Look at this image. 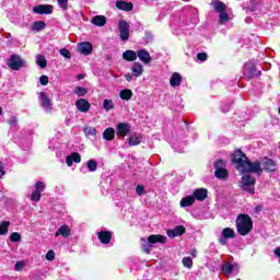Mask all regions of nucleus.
I'll return each mask as SVG.
<instances>
[{"label":"nucleus","instance_id":"nucleus-14","mask_svg":"<svg viewBox=\"0 0 280 280\" xmlns=\"http://www.w3.org/2000/svg\"><path fill=\"white\" fill-rule=\"evenodd\" d=\"M78 49L80 54H83V56H91L93 51V45L90 42H83L78 45Z\"/></svg>","mask_w":280,"mask_h":280},{"label":"nucleus","instance_id":"nucleus-60","mask_svg":"<svg viewBox=\"0 0 280 280\" xmlns=\"http://www.w3.org/2000/svg\"><path fill=\"white\" fill-rule=\"evenodd\" d=\"M275 255L280 258V248L279 247L275 249Z\"/></svg>","mask_w":280,"mask_h":280},{"label":"nucleus","instance_id":"nucleus-23","mask_svg":"<svg viewBox=\"0 0 280 280\" xmlns=\"http://www.w3.org/2000/svg\"><path fill=\"white\" fill-rule=\"evenodd\" d=\"M69 237L71 235V229H69V225H61L57 232L55 233V237Z\"/></svg>","mask_w":280,"mask_h":280},{"label":"nucleus","instance_id":"nucleus-44","mask_svg":"<svg viewBox=\"0 0 280 280\" xmlns=\"http://www.w3.org/2000/svg\"><path fill=\"white\" fill-rule=\"evenodd\" d=\"M60 56H63V58H67L68 60H71V51L67 48H61L59 50Z\"/></svg>","mask_w":280,"mask_h":280},{"label":"nucleus","instance_id":"nucleus-32","mask_svg":"<svg viewBox=\"0 0 280 280\" xmlns=\"http://www.w3.org/2000/svg\"><path fill=\"white\" fill-rule=\"evenodd\" d=\"M120 100H125L126 102L132 100V90L125 89L119 92Z\"/></svg>","mask_w":280,"mask_h":280},{"label":"nucleus","instance_id":"nucleus-12","mask_svg":"<svg viewBox=\"0 0 280 280\" xmlns=\"http://www.w3.org/2000/svg\"><path fill=\"white\" fill-rule=\"evenodd\" d=\"M131 127L129 124L126 122H119L116 127V135L117 137H124L128 136L130 133Z\"/></svg>","mask_w":280,"mask_h":280},{"label":"nucleus","instance_id":"nucleus-57","mask_svg":"<svg viewBox=\"0 0 280 280\" xmlns=\"http://www.w3.org/2000/svg\"><path fill=\"white\" fill-rule=\"evenodd\" d=\"M0 178H1V176H4L5 175V166H3V163L2 162H0Z\"/></svg>","mask_w":280,"mask_h":280},{"label":"nucleus","instance_id":"nucleus-20","mask_svg":"<svg viewBox=\"0 0 280 280\" xmlns=\"http://www.w3.org/2000/svg\"><path fill=\"white\" fill-rule=\"evenodd\" d=\"M81 161H82V156H80V153L78 152H73L71 155H68L66 158V163L68 167H71L73 163H80Z\"/></svg>","mask_w":280,"mask_h":280},{"label":"nucleus","instance_id":"nucleus-62","mask_svg":"<svg viewBox=\"0 0 280 280\" xmlns=\"http://www.w3.org/2000/svg\"><path fill=\"white\" fill-rule=\"evenodd\" d=\"M196 253H197L196 249L190 250V254H191L192 257H196Z\"/></svg>","mask_w":280,"mask_h":280},{"label":"nucleus","instance_id":"nucleus-63","mask_svg":"<svg viewBox=\"0 0 280 280\" xmlns=\"http://www.w3.org/2000/svg\"><path fill=\"white\" fill-rule=\"evenodd\" d=\"M0 115H3V109L1 108V106H0Z\"/></svg>","mask_w":280,"mask_h":280},{"label":"nucleus","instance_id":"nucleus-47","mask_svg":"<svg viewBox=\"0 0 280 280\" xmlns=\"http://www.w3.org/2000/svg\"><path fill=\"white\" fill-rule=\"evenodd\" d=\"M40 194L42 192H38V190H34L31 195V200L33 202H38L40 200Z\"/></svg>","mask_w":280,"mask_h":280},{"label":"nucleus","instance_id":"nucleus-17","mask_svg":"<svg viewBox=\"0 0 280 280\" xmlns=\"http://www.w3.org/2000/svg\"><path fill=\"white\" fill-rule=\"evenodd\" d=\"M185 226L183 225H177L173 230H167L166 234L174 238V237H180V235H185Z\"/></svg>","mask_w":280,"mask_h":280},{"label":"nucleus","instance_id":"nucleus-30","mask_svg":"<svg viewBox=\"0 0 280 280\" xmlns=\"http://www.w3.org/2000/svg\"><path fill=\"white\" fill-rule=\"evenodd\" d=\"M93 25H96L97 27H104L106 25V16L104 15H96L92 19Z\"/></svg>","mask_w":280,"mask_h":280},{"label":"nucleus","instance_id":"nucleus-48","mask_svg":"<svg viewBox=\"0 0 280 280\" xmlns=\"http://www.w3.org/2000/svg\"><path fill=\"white\" fill-rule=\"evenodd\" d=\"M226 167V164H224V161L223 160H218L215 163H214V168L215 171L218 170H224Z\"/></svg>","mask_w":280,"mask_h":280},{"label":"nucleus","instance_id":"nucleus-24","mask_svg":"<svg viewBox=\"0 0 280 280\" xmlns=\"http://www.w3.org/2000/svg\"><path fill=\"white\" fill-rule=\"evenodd\" d=\"M180 82H183V77L180 75V73L174 72L170 79L171 86H180Z\"/></svg>","mask_w":280,"mask_h":280},{"label":"nucleus","instance_id":"nucleus-26","mask_svg":"<svg viewBox=\"0 0 280 280\" xmlns=\"http://www.w3.org/2000/svg\"><path fill=\"white\" fill-rule=\"evenodd\" d=\"M122 60H126L127 62H135V60H137V51L126 50L122 52Z\"/></svg>","mask_w":280,"mask_h":280},{"label":"nucleus","instance_id":"nucleus-37","mask_svg":"<svg viewBox=\"0 0 280 280\" xmlns=\"http://www.w3.org/2000/svg\"><path fill=\"white\" fill-rule=\"evenodd\" d=\"M47 24H45V22L43 21H36L33 23V30L35 32H42V30H45Z\"/></svg>","mask_w":280,"mask_h":280},{"label":"nucleus","instance_id":"nucleus-8","mask_svg":"<svg viewBox=\"0 0 280 280\" xmlns=\"http://www.w3.org/2000/svg\"><path fill=\"white\" fill-rule=\"evenodd\" d=\"M186 10H189L190 15H189V18H187L184 21V23H185V25L190 27V30H194V27H196V25H198V15L196 14V9L195 8H187Z\"/></svg>","mask_w":280,"mask_h":280},{"label":"nucleus","instance_id":"nucleus-3","mask_svg":"<svg viewBox=\"0 0 280 280\" xmlns=\"http://www.w3.org/2000/svg\"><path fill=\"white\" fill-rule=\"evenodd\" d=\"M236 229L240 235H248L253 231V219H250V215H238L236 219Z\"/></svg>","mask_w":280,"mask_h":280},{"label":"nucleus","instance_id":"nucleus-41","mask_svg":"<svg viewBox=\"0 0 280 280\" xmlns=\"http://www.w3.org/2000/svg\"><path fill=\"white\" fill-rule=\"evenodd\" d=\"M8 226H10V222L8 221L0 223V235H5V233H8Z\"/></svg>","mask_w":280,"mask_h":280},{"label":"nucleus","instance_id":"nucleus-56","mask_svg":"<svg viewBox=\"0 0 280 280\" xmlns=\"http://www.w3.org/2000/svg\"><path fill=\"white\" fill-rule=\"evenodd\" d=\"M153 38L154 36L152 35V33L145 32L144 39L147 40V43H152Z\"/></svg>","mask_w":280,"mask_h":280},{"label":"nucleus","instance_id":"nucleus-25","mask_svg":"<svg viewBox=\"0 0 280 280\" xmlns=\"http://www.w3.org/2000/svg\"><path fill=\"white\" fill-rule=\"evenodd\" d=\"M116 8L118 10H124L125 12H132V4H131V2L119 0V1L116 2Z\"/></svg>","mask_w":280,"mask_h":280},{"label":"nucleus","instance_id":"nucleus-11","mask_svg":"<svg viewBox=\"0 0 280 280\" xmlns=\"http://www.w3.org/2000/svg\"><path fill=\"white\" fill-rule=\"evenodd\" d=\"M34 14H52L54 5L51 4H38L33 8Z\"/></svg>","mask_w":280,"mask_h":280},{"label":"nucleus","instance_id":"nucleus-6","mask_svg":"<svg viewBox=\"0 0 280 280\" xmlns=\"http://www.w3.org/2000/svg\"><path fill=\"white\" fill-rule=\"evenodd\" d=\"M7 65L13 71H19V70L23 69V67H25V60L21 59V56H19V55H13L8 60Z\"/></svg>","mask_w":280,"mask_h":280},{"label":"nucleus","instance_id":"nucleus-43","mask_svg":"<svg viewBox=\"0 0 280 280\" xmlns=\"http://www.w3.org/2000/svg\"><path fill=\"white\" fill-rule=\"evenodd\" d=\"M182 262L185 268H191V266H194V260H191L189 257H184Z\"/></svg>","mask_w":280,"mask_h":280},{"label":"nucleus","instance_id":"nucleus-10","mask_svg":"<svg viewBox=\"0 0 280 280\" xmlns=\"http://www.w3.org/2000/svg\"><path fill=\"white\" fill-rule=\"evenodd\" d=\"M39 102L40 106L44 108L46 113H51V108H54V105L51 104V100H49V96H47V93H39Z\"/></svg>","mask_w":280,"mask_h":280},{"label":"nucleus","instance_id":"nucleus-22","mask_svg":"<svg viewBox=\"0 0 280 280\" xmlns=\"http://www.w3.org/2000/svg\"><path fill=\"white\" fill-rule=\"evenodd\" d=\"M207 194L208 190L206 188H199L192 192V197L195 198V200H199L200 202H202V200L207 198Z\"/></svg>","mask_w":280,"mask_h":280},{"label":"nucleus","instance_id":"nucleus-19","mask_svg":"<svg viewBox=\"0 0 280 280\" xmlns=\"http://www.w3.org/2000/svg\"><path fill=\"white\" fill-rule=\"evenodd\" d=\"M98 240L101 244H110V240H113V233L108 231L98 232Z\"/></svg>","mask_w":280,"mask_h":280},{"label":"nucleus","instance_id":"nucleus-45","mask_svg":"<svg viewBox=\"0 0 280 280\" xmlns=\"http://www.w3.org/2000/svg\"><path fill=\"white\" fill-rule=\"evenodd\" d=\"M57 3L61 10H69V0H57Z\"/></svg>","mask_w":280,"mask_h":280},{"label":"nucleus","instance_id":"nucleus-5","mask_svg":"<svg viewBox=\"0 0 280 280\" xmlns=\"http://www.w3.org/2000/svg\"><path fill=\"white\" fill-rule=\"evenodd\" d=\"M242 189L248 194H255V177L252 175H244L242 177Z\"/></svg>","mask_w":280,"mask_h":280},{"label":"nucleus","instance_id":"nucleus-40","mask_svg":"<svg viewBox=\"0 0 280 280\" xmlns=\"http://www.w3.org/2000/svg\"><path fill=\"white\" fill-rule=\"evenodd\" d=\"M88 170H89V172H96L97 171V162L95 160L88 161Z\"/></svg>","mask_w":280,"mask_h":280},{"label":"nucleus","instance_id":"nucleus-21","mask_svg":"<svg viewBox=\"0 0 280 280\" xmlns=\"http://www.w3.org/2000/svg\"><path fill=\"white\" fill-rule=\"evenodd\" d=\"M262 167L265 172H277V163L270 159H266V161L262 162Z\"/></svg>","mask_w":280,"mask_h":280},{"label":"nucleus","instance_id":"nucleus-9","mask_svg":"<svg viewBox=\"0 0 280 280\" xmlns=\"http://www.w3.org/2000/svg\"><path fill=\"white\" fill-rule=\"evenodd\" d=\"M233 237H235V231H233V229L231 228H225L221 232L219 244H221V246H226V243H228L226 240H233Z\"/></svg>","mask_w":280,"mask_h":280},{"label":"nucleus","instance_id":"nucleus-2","mask_svg":"<svg viewBox=\"0 0 280 280\" xmlns=\"http://www.w3.org/2000/svg\"><path fill=\"white\" fill-rule=\"evenodd\" d=\"M141 248L143 253L150 255L152 253V245L153 244H165L167 242V236H163L161 234H152L148 238H141Z\"/></svg>","mask_w":280,"mask_h":280},{"label":"nucleus","instance_id":"nucleus-51","mask_svg":"<svg viewBox=\"0 0 280 280\" xmlns=\"http://www.w3.org/2000/svg\"><path fill=\"white\" fill-rule=\"evenodd\" d=\"M23 268H25V261H16L15 262L14 270H16L18 272H21V270H23Z\"/></svg>","mask_w":280,"mask_h":280},{"label":"nucleus","instance_id":"nucleus-38","mask_svg":"<svg viewBox=\"0 0 280 280\" xmlns=\"http://www.w3.org/2000/svg\"><path fill=\"white\" fill-rule=\"evenodd\" d=\"M74 93H75V95H78V97H84V95H86V93H89V91H86V88L77 86L74 89Z\"/></svg>","mask_w":280,"mask_h":280},{"label":"nucleus","instance_id":"nucleus-35","mask_svg":"<svg viewBox=\"0 0 280 280\" xmlns=\"http://www.w3.org/2000/svg\"><path fill=\"white\" fill-rule=\"evenodd\" d=\"M83 132H84L85 137H96L97 129H95V127L86 126L83 128Z\"/></svg>","mask_w":280,"mask_h":280},{"label":"nucleus","instance_id":"nucleus-36","mask_svg":"<svg viewBox=\"0 0 280 280\" xmlns=\"http://www.w3.org/2000/svg\"><path fill=\"white\" fill-rule=\"evenodd\" d=\"M214 176L217 178H228L229 177V171H226V168H219L214 172Z\"/></svg>","mask_w":280,"mask_h":280},{"label":"nucleus","instance_id":"nucleus-58","mask_svg":"<svg viewBox=\"0 0 280 280\" xmlns=\"http://www.w3.org/2000/svg\"><path fill=\"white\" fill-rule=\"evenodd\" d=\"M133 75H135V74L127 73V74L125 75L126 81H127V82H132V77H133Z\"/></svg>","mask_w":280,"mask_h":280},{"label":"nucleus","instance_id":"nucleus-52","mask_svg":"<svg viewBox=\"0 0 280 280\" xmlns=\"http://www.w3.org/2000/svg\"><path fill=\"white\" fill-rule=\"evenodd\" d=\"M46 259L47 261H54V259H56V253L54 250H48V253L46 254Z\"/></svg>","mask_w":280,"mask_h":280},{"label":"nucleus","instance_id":"nucleus-28","mask_svg":"<svg viewBox=\"0 0 280 280\" xmlns=\"http://www.w3.org/2000/svg\"><path fill=\"white\" fill-rule=\"evenodd\" d=\"M211 5L214 8V12H218L219 14L221 12L226 11V4L220 0H215L214 2H211Z\"/></svg>","mask_w":280,"mask_h":280},{"label":"nucleus","instance_id":"nucleus-18","mask_svg":"<svg viewBox=\"0 0 280 280\" xmlns=\"http://www.w3.org/2000/svg\"><path fill=\"white\" fill-rule=\"evenodd\" d=\"M131 73L133 78H141V75H143V65H141V62H133Z\"/></svg>","mask_w":280,"mask_h":280},{"label":"nucleus","instance_id":"nucleus-55","mask_svg":"<svg viewBox=\"0 0 280 280\" xmlns=\"http://www.w3.org/2000/svg\"><path fill=\"white\" fill-rule=\"evenodd\" d=\"M207 58H209V56L207 55V52H199L197 55V59L200 60L201 62H205L207 60Z\"/></svg>","mask_w":280,"mask_h":280},{"label":"nucleus","instance_id":"nucleus-7","mask_svg":"<svg viewBox=\"0 0 280 280\" xmlns=\"http://www.w3.org/2000/svg\"><path fill=\"white\" fill-rule=\"evenodd\" d=\"M118 31L120 32V40L126 42L130 38V24L126 20L118 22Z\"/></svg>","mask_w":280,"mask_h":280},{"label":"nucleus","instance_id":"nucleus-46","mask_svg":"<svg viewBox=\"0 0 280 280\" xmlns=\"http://www.w3.org/2000/svg\"><path fill=\"white\" fill-rule=\"evenodd\" d=\"M35 191H38L39 194H43V191H45V183L37 182L35 184Z\"/></svg>","mask_w":280,"mask_h":280},{"label":"nucleus","instance_id":"nucleus-34","mask_svg":"<svg viewBox=\"0 0 280 280\" xmlns=\"http://www.w3.org/2000/svg\"><path fill=\"white\" fill-rule=\"evenodd\" d=\"M36 65H37L40 69H47V59H45V56H43V55H37V57H36Z\"/></svg>","mask_w":280,"mask_h":280},{"label":"nucleus","instance_id":"nucleus-64","mask_svg":"<svg viewBox=\"0 0 280 280\" xmlns=\"http://www.w3.org/2000/svg\"><path fill=\"white\" fill-rule=\"evenodd\" d=\"M79 80H82V75H79Z\"/></svg>","mask_w":280,"mask_h":280},{"label":"nucleus","instance_id":"nucleus-27","mask_svg":"<svg viewBox=\"0 0 280 280\" xmlns=\"http://www.w3.org/2000/svg\"><path fill=\"white\" fill-rule=\"evenodd\" d=\"M127 141L129 145H139V143L143 141V137L141 136V133H135L133 136L128 138Z\"/></svg>","mask_w":280,"mask_h":280},{"label":"nucleus","instance_id":"nucleus-31","mask_svg":"<svg viewBox=\"0 0 280 280\" xmlns=\"http://www.w3.org/2000/svg\"><path fill=\"white\" fill-rule=\"evenodd\" d=\"M194 202H196V198L194 196H186L180 200L179 205L180 207L185 208V207H191Z\"/></svg>","mask_w":280,"mask_h":280},{"label":"nucleus","instance_id":"nucleus-4","mask_svg":"<svg viewBox=\"0 0 280 280\" xmlns=\"http://www.w3.org/2000/svg\"><path fill=\"white\" fill-rule=\"evenodd\" d=\"M243 75L248 81V80H253V78H257L258 75H261V71H257L255 63L253 61H248L247 63H245Z\"/></svg>","mask_w":280,"mask_h":280},{"label":"nucleus","instance_id":"nucleus-33","mask_svg":"<svg viewBox=\"0 0 280 280\" xmlns=\"http://www.w3.org/2000/svg\"><path fill=\"white\" fill-rule=\"evenodd\" d=\"M259 3H261V1L249 0V3L246 8V12H257V10L259 8Z\"/></svg>","mask_w":280,"mask_h":280},{"label":"nucleus","instance_id":"nucleus-50","mask_svg":"<svg viewBox=\"0 0 280 280\" xmlns=\"http://www.w3.org/2000/svg\"><path fill=\"white\" fill-rule=\"evenodd\" d=\"M11 242H21V233L13 232L10 236Z\"/></svg>","mask_w":280,"mask_h":280},{"label":"nucleus","instance_id":"nucleus-16","mask_svg":"<svg viewBox=\"0 0 280 280\" xmlns=\"http://www.w3.org/2000/svg\"><path fill=\"white\" fill-rule=\"evenodd\" d=\"M139 57V60L143 62V65H150L152 62V57L150 56V52L145 49H140L137 51V58Z\"/></svg>","mask_w":280,"mask_h":280},{"label":"nucleus","instance_id":"nucleus-54","mask_svg":"<svg viewBox=\"0 0 280 280\" xmlns=\"http://www.w3.org/2000/svg\"><path fill=\"white\" fill-rule=\"evenodd\" d=\"M39 83L43 85V86H47V84H49V78L47 75H42L39 78Z\"/></svg>","mask_w":280,"mask_h":280},{"label":"nucleus","instance_id":"nucleus-53","mask_svg":"<svg viewBox=\"0 0 280 280\" xmlns=\"http://www.w3.org/2000/svg\"><path fill=\"white\" fill-rule=\"evenodd\" d=\"M136 194H138V196H143V194H145V187H143L142 185H138L136 187Z\"/></svg>","mask_w":280,"mask_h":280},{"label":"nucleus","instance_id":"nucleus-61","mask_svg":"<svg viewBox=\"0 0 280 280\" xmlns=\"http://www.w3.org/2000/svg\"><path fill=\"white\" fill-rule=\"evenodd\" d=\"M245 23H253V18H246Z\"/></svg>","mask_w":280,"mask_h":280},{"label":"nucleus","instance_id":"nucleus-39","mask_svg":"<svg viewBox=\"0 0 280 280\" xmlns=\"http://www.w3.org/2000/svg\"><path fill=\"white\" fill-rule=\"evenodd\" d=\"M103 108L105 110H113V108H115V104L113 103V100H104Z\"/></svg>","mask_w":280,"mask_h":280},{"label":"nucleus","instance_id":"nucleus-49","mask_svg":"<svg viewBox=\"0 0 280 280\" xmlns=\"http://www.w3.org/2000/svg\"><path fill=\"white\" fill-rule=\"evenodd\" d=\"M219 19L221 23H226V21H229V13L226 11H222L219 13Z\"/></svg>","mask_w":280,"mask_h":280},{"label":"nucleus","instance_id":"nucleus-13","mask_svg":"<svg viewBox=\"0 0 280 280\" xmlns=\"http://www.w3.org/2000/svg\"><path fill=\"white\" fill-rule=\"evenodd\" d=\"M75 106L80 113H89V110H91V103H89L86 98H79Z\"/></svg>","mask_w":280,"mask_h":280},{"label":"nucleus","instance_id":"nucleus-42","mask_svg":"<svg viewBox=\"0 0 280 280\" xmlns=\"http://www.w3.org/2000/svg\"><path fill=\"white\" fill-rule=\"evenodd\" d=\"M7 122L11 128H16V126H19V119L16 118V116H11L10 119L7 120Z\"/></svg>","mask_w":280,"mask_h":280},{"label":"nucleus","instance_id":"nucleus-59","mask_svg":"<svg viewBox=\"0 0 280 280\" xmlns=\"http://www.w3.org/2000/svg\"><path fill=\"white\" fill-rule=\"evenodd\" d=\"M229 110H231V106L225 105V106L222 107L223 113H229Z\"/></svg>","mask_w":280,"mask_h":280},{"label":"nucleus","instance_id":"nucleus-15","mask_svg":"<svg viewBox=\"0 0 280 280\" xmlns=\"http://www.w3.org/2000/svg\"><path fill=\"white\" fill-rule=\"evenodd\" d=\"M240 269V267L237 266V264H231V262H225L221 266V271L223 272V275H226L228 277L233 275V271Z\"/></svg>","mask_w":280,"mask_h":280},{"label":"nucleus","instance_id":"nucleus-1","mask_svg":"<svg viewBox=\"0 0 280 280\" xmlns=\"http://www.w3.org/2000/svg\"><path fill=\"white\" fill-rule=\"evenodd\" d=\"M231 159L232 163L236 165V170H238L240 172H247L252 174H257V172H261V163L259 161H248V156H246L241 149L235 150Z\"/></svg>","mask_w":280,"mask_h":280},{"label":"nucleus","instance_id":"nucleus-29","mask_svg":"<svg viewBox=\"0 0 280 280\" xmlns=\"http://www.w3.org/2000/svg\"><path fill=\"white\" fill-rule=\"evenodd\" d=\"M103 139H105V141H113V139H115V129L113 127L105 129L103 132Z\"/></svg>","mask_w":280,"mask_h":280}]
</instances>
